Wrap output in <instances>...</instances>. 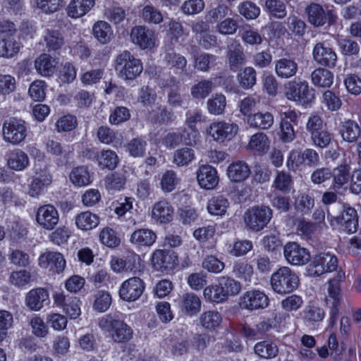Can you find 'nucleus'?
<instances>
[{"label":"nucleus","mask_w":361,"mask_h":361,"mask_svg":"<svg viewBox=\"0 0 361 361\" xmlns=\"http://www.w3.org/2000/svg\"><path fill=\"white\" fill-rule=\"evenodd\" d=\"M70 180L78 187L87 185L92 182L87 169L85 166L73 169L70 173Z\"/></svg>","instance_id":"3c124183"},{"label":"nucleus","mask_w":361,"mask_h":361,"mask_svg":"<svg viewBox=\"0 0 361 361\" xmlns=\"http://www.w3.org/2000/svg\"><path fill=\"white\" fill-rule=\"evenodd\" d=\"M340 217V224L344 226L346 232L355 233L358 226V217L354 208L345 207Z\"/></svg>","instance_id":"4c0bfd02"},{"label":"nucleus","mask_w":361,"mask_h":361,"mask_svg":"<svg viewBox=\"0 0 361 361\" xmlns=\"http://www.w3.org/2000/svg\"><path fill=\"white\" fill-rule=\"evenodd\" d=\"M164 59L171 67L176 69L177 73H186L187 60L183 56L170 51L166 53Z\"/></svg>","instance_id":"864d4df0"},{"label":"nucleus","mask_w":361,"mask_h":361,"mask_svg":"<svg viewBox=\"0 0 361 361\" xmlns=\"http://www.w3.org/2000/svg\"><path fill=\"white\" fill-rule=\"evenodd\" d=\"M227 59L231 70L236 71L245 62V56L241 44L233 40L227 47Z\"/></svg>","instance_id":"b1692460"},{"label":"nucleus","mask_w":361,"mask_h":361,"mask_svg":"<svg viewBox=\"0 0 361 361\" xmlns=\"http://www.w3.org/2000/svg\"><path fill=\"white\" fill-rule=\"evenodd\" d=\"M93 37L102 44H106L114 37L111 25L104 20H98L92 26Z\"/></svg>","instance_id":"2f4dec72"},{"label":"nucleus","mask_w":361,"mask_h":361,"mask_svg":"<svg viewBox=\"0 0 361 361\" xmlns=\"http://www.w3.org/2000/svg\"><path fill=\"white\" fill-rule=\"evenodd\" d=\"M283 255L288 263L293 266L304 265L310 259L307 250L295 242H289L284 245Z\"/></svg>","instance_id":"f3484780"},{"label":"nucleus","mask_w":361,"mask_h":361,"mask_svg":"<svg viewBox=\"0 0 361 361\" xmlns=\"http://www.w3.org/2000/svg\"><path fill=\"white\" fill-rule=\"evenodd\" d=\"M350 167L348 164H341L335 168L331 172L333 183L331 188L334 191H338L350 180Z\"/></svg>","instance_id":"c9c22d12"},{"label":"nucleus","mask_w":361,"mask_h":361,"mask_svg":"<svg viewBox=\"0 0 361 361\" xmlns=\"http://www.w3.org/2000/svg\"><path fill=\"white\" fill-rule=\"evenodd\" d=\"M226 174L228 179L232 182H243L250 176V168L245 161L238 160L229 164Z\"/></svg>","instance_id":"393cba45"},{"label":"nucleus","mask_w":361,"mask_h":361,"mask_svg":"<svg viewBox=\"0 0 361 361\" xmlns=\"http://www.w3.org/2000/svg\"><path fill=\"white\" fill-rule=\"evenodd\" d=\"M314 205L313 197L309 194H300L295 200V209L301 213H308Z\"/></svg>","instance_id":"338daca9"},{"label":"nucleus","mask_w":361,"mask_h":361,"mask_svg":"<svg viewBox=\"0 0 361 361\" xmlns=\"http://www.w3.org/2000/svg\"><path fill=\"white\" fill-rule=\"evenodd\" d=\"M214 84L211 80L200 81L191 87V94L196 99H204L212 90Z\"/></svg>","instance_id":"052dcab7"},{"label":"nucleus","mask_w":361,"mask_h":361,"mask_svg":"<svg viewBox=\"0 0 361 361\" xmlns=\"http://www.w3.org/2000/svg\"><path fill=\"white\" fill-rule=\"evenodd\" d=\"M298 71V63L293 59L282 58L275 61V72L281 78H290Z\"/></svg>","instance_id":"c756f323"},{"label":"nucleus","mask_w":361,"mask_h":361,"mask_svg":"<svg viewBox=\"0 0 361 361\" xmlns=\"http://www.w3.org/2000/svg\"><path fill=\"white\" fill-rule=\"evenodd\" d=\"M20 44L16 37L0 38V57L12 58L18 54Z\"/></svg>","instance_id":"ea45409f"},{"label":"nucleus","mask_w":361,"mask_h":361,"mask_svg":"<svg viewBox=\"0 0 361 361\" xmlns=\"http://www.w3.org/2000/svg\"><path fill=\"white\" fill-rule=\"evenodd\" d=\"M32 279V274L25 269L12 271L8 278L9 283L18 288L29 285Z\"/></svg>","instance_id":"49530a36"},{"label":"nucleus","mask_w":361,"mask_h":361,"mask_svg":"<svg viewBox=\"0 0 361 361\" xmlns=\"http://www.w3.org/2000/svg\"><path fill=\"white\" fill-rule=\"evenodd\" d=\"M38 264L42 269L60 274L64 270L66 262L60 252L47 251L40 255Z\"/></svg>","instance_id":"6ab92c4d"},{"label":"nucleus","mask_w":361,"mask_h":361,"mask_svg":"<svg viewBox=\"0 0 361 361\" xmlns=\"http://www.w3.org/2000/svg\"><path fill=\"white\" fill-rule=\"evenodd\" d=\"M47 323L56 331H62L66 329L68 319L66 317L60 313L49 312L46 317Z\"/></svg>","instance_id":"bf43d9fd"},{"label":"nucleus","mask_w":361,"mask_h":361,"mask_svg":"<svg viewBox=\"0 0 361 361\" xmlns=\"http://www.w3.org/2000/svg\"><path fill=\"white\" fill-rule=\"evenodd\" d=\"M305 13L308 22L315 27H320L326 21V13L322 6L317 3H312L305 8Z\"/></svg>","instance_id":"473e14b6"},{"label":"nucleus","mask_w":361,"mask_h":361,"mask_svg":"<svg viewBox=\"0 0 361 361\" xmlns=\"http://www.w3.org/2000/svg\"><path fill=\"white\" fill-rule=\"evenodd\" d=\"M338 279H333L329 281L328 286V295L326 297V302L331 305V319L329 326H334L336 322V317L339 310L341 300V291L340 281L345 278L343 273L338 274Z\"/></svg>","instance_id":"f8f14e48"},{"label":"nucleus","mask_w":361,"mask_h":361,"mask_svg":"<svg viewBox=\"0 0 361 361\" xmlns=\"http://www.w3.org/2000/svg\"><path fill=\"white\" fill-rule=\"evenodd\" d=\"M49 298L48 291L43 288H32L25 297V305L31 311L38 312L44 307V302Z\"/></svg>","instance_id":"4be33fe9"},{"label":"nucleus","mask_w":361,"mask_h":361,"mask_svg":"<svg viewBox=\"0 0 361 361\" xmlns=\"http://www.w3.org/2000/svg\"><path fill=\"white\" fill-rule=\"evenodd\" d=\"M324 310L314 304L307 305L302 311V317L307 323L319 322L324 319Z\"/></svg>","instance_id":"09e8293b"},{"label":"nucleus","mask_w":361,"mask_h":361,"mask_svg":"<svg viewBox=\"0 0 361 361\" xmlns=\"http://www.w3.org/2000/svg\"><path fill=\"white\" fill-rule=\"evenodd\" d=\"M95 0H71L67 6V14L72 18H78L87 14L94 6Z\"/></svg>","instance_id":"cd10ccee"},{"label":"nucleus","mask_w":361,"mask_h":361,"mask_svg":"<svg viewBox=\"0 0 361 361\" xmlns=\"http://www.w3.org/2000/svg\"><path fill=\"white\" fill-rule=\"evenodd\" d=\"M293 181L291 176L283 171H277L272 183V188L282 192H289L293 188Z\"/></svg>","instance_id":"a18cd8bd"},{"label":"nucleus","mask_w":361,"mask_h":361,"mask_svg":"<svg viewBox=\"0 0 361 361\" xmlns=\"http://www.w3.org/2000/svg\"><path fill=\"white\" fill-rule=\"evenodd\" d=\"M98 326L115 343H126L133 338L131 326L116 315L103 316L99 319Z\"/></svg>","instance_id":"f257e3e1"},{"label":"nucleus","mask_w":361,"mask_h":361,"mask_svg":"<svg viewBox=\"0 0 361 361\" xmlns=\"http://www.w3.org/2000/svg\"><path fill=\"white\" fill-rule=\"evenodd\" d=\"M157 240L154 231L147 228L135 230L130 235V242L137 247H151Z\"/></svg>","instance_id":"c85d7f7f"},{"label":"nucleus","mask_w":361,"mask_h":361,"mask_svg":"<svg viewBox=\"0 0 361 361\" xmlns=\"http://www.w3.org/2000/svg\"><path fill=\"white\" fill-rule=\"evenodd\" d=\"M203 296L206 300L216 303H220L226 300L219 286V281L216 284L206 286L203 290Z\"/></svg>","instance_id":"4d7b16f0"},{"label":"nucleus","mask_w":361,"mask_h":361,"mask_svg":"<svg viewBox=\"0 0 361 361\" xmlns=\"http://www.w3.org/2000/svg\"><path fill=\"white\" fill-rule=\"evenodd\" d=\"M151 264L154 270L168 273L178 264L177 254L171 250L157 249L151 255Z\"/></svg>","instance_id":"1a4fd4ad"},{"label":"nucleus","mask_w":361,"mask_h":361,"mask_svg":"<svg viewBox=\"0 0 361 361\" xmlns=\"http://www.w3.org/2000/svg\"><path fill=\"white\" fill-rule=\"evenodd\" d=\"M268 296L259 290H250L245 292L240 298L239 305L241 308L248 310H257L268 307Z\"/></svg>","instance_id":"2eb2a0df"},{"label":"nucleus","mask_w":361,"mask_h":361,"mask_svg":"<svg viewBox=\"0 0 361 361\" xmlns=\"http://www.w3.org/2000/svg\"><path fill=\"white\" fill-rule=\"evenodd\" d=\"M269 144L270 140L265 133H257L250 137L247 147L259 154H264L269 149Z\"/></svg>","instance_id":"37998d69"},{"label":"nucleus","mask_w":361,"mask_h":361,"mask_svg":"<svg viewBox=\"0 0 361 361\" xmlns=\"http://www.w3.org/2000/svg\"><path fill=\"white\" fill-rule=\"evenodd\" d=\"M312 56L318 64L329 68H334L336 66L337 55L331 47L325 46L324 43L318 42L314 45Z\"/></svg>","instance_id":"412c9836"},{"label":"nucleus","mask_w":361,"mask_h":361,"mask_svg":"<svg viewBox=\"0 0 361 361\" xmlns=\"http://www.w3.org/2000/svg\"><path fill=\"white\" fill-rule=\"evenodd\" d=\"M208 111L213 115L218 116L224 114L226 106V99L223 94H215L207 100Z\"/></svg>","instance_id":"de8ad7c7"},{"label":"nucleus","mask_w":361,"mask_h":361,"mask_svg":"<svg viewBox=\"0 0 361 361\" xmlns=\"http://www.w3.org/2000/svg\"><path fill=\"white\" fill-rule=\"evenodd\" d=\"M322 103L331 111H338L342 106V101L339 96L331 90H326L323 92Z\"/></svg>","instance_id":"680f3d73"},{"label":"nucleus","mask_w":361,"mask_h":361,"mask_svg":"<svg viewBox=\"0 0 361 361\" xmlns=\"http://www.w3.org/2000/svg\"><path fill=\"white\" fill-rule=\"evenodd\" d=\"M272 214V210L268 206L257 205L250 207L243 215L245 227L248 231H260L270 222Z\"/></svg>","instance_id":"f03ea898"},{"label":"nucleus","mask_w":361,"mask_h":361,"mask_svg":"<svg viewBox=\"0 0 361 361\" xmlns=\"http://www.w3.org/2000/svg\"><path fill=\"white\" fill-rule=\"evenodd\" d=\"M141 17L148 23L159 24L163 21L161 11L151 5H147L142 8Z\"/></svg>","instance_id":"e2e57ef3"},{"label":"nucleus","mask_w":361,"mask_h":361,"mask_svg":"<svg viewBox=\"0 0 361 361\" xmlns=\"http://www.w3.org/2000/svg\"><path fill=\"white\" fill-rule=\"evenodd\" d=\"M145 283L139 277H131L124 281L118 290L121 300L127 302H133L137 300L143 293Z\"/></svg>","instance_id":"4468645a"},{"label":"nucleus","mask_w":361,"mask_h":361,"mask_svg":"<svg viewBox=\"0 0 361 361\" xmlns=\"http://www.w3.org/2000/svg\"><path fill=\"white\" fill-rule=\"evenodd\" d=\"M179 312L186 316L192 317L201 310L202 301L198 295L192 292L183 293L175 300Z\"/></svg>","instance_id":"dca6fc26"},{"label":"nucleus","mask_w":361,"mask_h":361,"mask_svg":"<svg viewBox=\"0 0 361 361\" xmlns=\"http://www.w3.org/2000/svg\"><path fill=\"white\" fill-rule=\"evenodd\" d=\"M27 133V126L23 120L10 118L3 123L2 136L6 142L18 145L25 140Z\"/></svg>","instance_id":"0eeeda50"},{"label":"nucleus","mask_w":361,"mask_h":361,"mask_svg":"<svg viewBox=\"0 0 361 361\" xmlns=\"http://www.w3.org/2000/svg\"><path fill=\"white\" fill-rule=\"evenodd\" d=\"M52 182V177L46 164L36 163L34 166V175L28 186L27 194L34 198H38Z\"/></svg>","instance_id":"423d86ee"},{"label":"nucleus","mask_w":361,"mask_h":361,"mask_svg":"<svg viewBox=\"0 0 361 361\" xmlns=\"http://www.w3.org/2000/svg\"><path fill=\"white\" fill-rule=\"evenodd\" d=\"M114 67L118 77L126 80L135 79L143 70L140 60L128 51H123L116 56Z\"/></svg>","instance_id":"7ed1b4c3"},{"label":"nucleus","mask_w":361,"mask_h":361,"mask_svg":"<svg viewBox=\"0 0 361 361\" xmlns=\"http://www.w3.org/2000/svg\"><path fill=\"white\" fill-rule=\"evenodd\" d=\"M58 61L52 56L43 54L35 61V68L39 74L47 77L52 75L56 71Z\"/></svg>","instance_id":"7c9ffc66"},{"label":"nucleus","mask_w":361,"mask_h":361,"mask_svg":"<svg viewBox=\"0 0 361 361\" xmlns=\"http://www.w3.org/2000/svg\"><path fill=\"white\" fill-rule=\"evenodd\" d=\"M130 39L133 44L142 50L152 51L159 45V39L155 32L142 25H137L132 28Z\"/></svg>","instance_id":"6e6552de"},{"label":"nucleus","mask_w":361,"mask_h":361,"mask_svg":"<svg viewBox=\"0 0 361 361\" xmlns=\"http://www.w3.org/2000/svg\"><path fill=\"white\" fill-rule=\"evenodd\" d=\"M196 178L200 187L204 190H213L219 184L217 170L208 164L200 166L196 171Z\"/></svg>","instance_id":"aec40b11"},{"label":"nucleus","mask_w":361,"mask_h":361,"mask_svg":"<svg viewBox=\"0 0 361 361\" xmlns=\"http://www.w3.org/2000/svg\"><path fill=\"white\" fill-rule=\"evenodd\" d=\"M35 221L41 228L51 231L59 224V212L54 206L49 204L40 206L36 212Z\"/></svg>","instance_id":"ddd939ff"},{"label":"nucleus","mask_w":361,"mask_h":361,"mask_svg":"<svg viewBox=\"0 0 361 361\" xmlns=\"http://www.w3.org/2000/svg\"><path fill=\"white\" fill-rule=\"evenodd\" d=\"M99 240L102 244L109 247H116L120 245L121 239L116 232L109 227L102 229L99 233Z\"/></svg>","instance_id":"0e129e2a"},{"label":"nucleus","mask_w":361,"mask_h":361,"mask_svg":"<svg viewBox=\"0 0 361 361\" xmlns=\"http://www.w3.org/2000/svg\"><path fill=\"white\" fill-rule=\"evenodd\" d=\"M254 351L259 357L264 359H271L278 355L279 348L273 342L264 341L257 343Z\"/></svg>","instance_id":"79ce46f5"},{"label":"nucleus","mask_w":361,"mask_h":361,"mask_svg":"<svg viewBox=\"0 0 361 361\" xmlns=\"http://www.w3.org/2000/svg\"><path fill=\"white\" fill-rule=\"evenodd\" d=\"M201 326L207 331L216 329L222 322V316L217 310L204 311L199 317Z\"/></svg>","instance_id":"72a5a7b5"},{"label":"nucleus","mask_w":361,"mask_h":361,"mask_svg":"<svg viewBox=\"0 0 361 361\" xmlns=\"http://www.w3.org/2000/svg\"><path fill=\"white\" fill-rule=\"evenodd\" d=\"M7 166L11 170L23 171L30 165L27 154L20 149L11 151L7 155Z\"/></svg>","instance_id":"a878e982"},{"label":"nucleus","mask_w":361,"mask_h":361,"mask_svg":"<svg viewBox=\"0 0 361 361\" xmlns=\"http://www.w3.org/2000/svg\"><path fill=\"white\" fill-rule=\"evenodd\" d=\"M312 84L319 87H329L334 82V74L329 70L318 68L311 74Z\"/></svg>","instance_id":"a19ab883"},{"label":"nucleus","mask_w":361,"mask_h":361,"mask_svg":"<svg viewBox=\"0 0 361 361\" xmlns=\"http://www.w3.org/2000/svg\"><path fill=\"white\" fill-rule=\"evenodd\" d=\"M173 207L169 202L161 200L153 205L151 217L156 224H168L173 219Z\"/></svg>","instance_id":"5701e85b"},{"label":"nucleus","mask_w":361,"mask_h":361,"mask_svg":"<svg viewBox=\"0 0 361 361\" xmlns=\"http://www.w3.org/2000/svg\"><path fill=\"white\" fill-rule=\"evenodd\" d=\"M238 130L239 127L236 123L219 121L212 123L207 128L206 133L215 141L224 142L231 140Z\"/></svg>","instance_id":"9b49d317"},{"label":"nucleus","mask_w":361,"mask_h":361,"mask_svg":"<svg viewBox=\"0 0 361 361\" xmlns=\"http://www.w3.org/2000/svg\"><path fill=\"white\" fill-rule=\"evenodd\" d=\"M53 300L57 307H63V312L71 319H75L80 315V300L77 297L66 295L63 292H55Z\"/></svg>","instance_id":"a211bd4d"},{"label":"nucleus","mask_w":361,"mask_h":361,"mask_svg":"<svg viewBox=\"0 0 361 361\" xmlns=\"http://www.w3.org/2000/svg\"><path fill=\"white\" fill-rule=\"evenodd\" d=\"M100 220L99 217L90 212H84L78 214L75 217V225L82 231H90L98 226Z\"/></svg>","instance_id":"e433bc0d"},{"label":"nucleus","mask_w":361,"mask_h":361,"mask_svg":"<svg viewBox=\"0 0 361 361\" xmlns=\"http://www.w3.org/2000/svg\"><path fill=\"white\" fill-rule=\"evenodd\" d=\"M343 83L348 92L353 95H358L361 93V78L354 74L347 75Z\"/></svg>","instance_id":"774afa93"},{"label":"nucleus","mask_w":361,"mask_h":361,"mask_svg":"<svg viewBox=\"0 0 361 361\" xmlns=\"http://www.w3.org/2000/svg\"><path fill=\"white\" fill-rule=\"evenodd\" d=\"M147 145V142L143 139L133 138L127 144L126 151L134 158L142 157L145 154Z\"/></svg>","instance_id":"13d9d810"},{"label":"nucleus","mask_w":361,"mask_h":361,"mask_svg":"<svg viewBox=\"0 0 361 361\" xmlns=\"http://www.w3.org/2000/svg\"><path fill=\"white\" fill-rule=\"evenodd\" d=\"M247 123L250 127L256 129L268 130L274 125V118L271 112L258 111L249 115Z\"/></svg>","instance_id":"bb28decb"},{"label":"nucleus","mask_w":361,"mask_h":361,"mask_svg":"<svg viewBox=\"0 0 361 361\" xmlns=\"http://www.w3.org/2000/svg\"><path fill=\"white\" fill-rule=\"evenodd\" d=\"M44 41L49 51H56L63 45L64 41L61 34L54 30H47L44 36Z\"/></svg>","instance_id":"6e6d98bb"},{"label":"nucleus","mask_w":361,"mask_h":361,"mask_svg":"<svg viewBox=\"0 0 361 361\" xmlns=\"http://www.w3.org/2000/svg\"><path fill=\"white\" fill-rule=\"evenodd\" d=\"M299 284L298 276L288 267H282L272 274L271 286L274 292L286 294L295 290Z\"/></svg>","instance_id":"20e7f679"},{"label":"nucleus","mask_w":361,"mask_h":361,"mask_svg":"<svg viewBox=\"0 0 361 361\" xmlns=\"http://www.w3.org/2000/svg\"><path fill=\"white\" fill-rule=\"evenodd\" d=\"M338 259L330 252H323L316 255L309 265V273L314 276H320L331 272L337 268Z\"/></svg>","instance_id":"9d476101"},{"label":"nucleus","mask_w":361,"mask_h":361,"mask_svg":"<svg viewBox=\"0 0 361 361\" xmlns=\"http://www.w3.org/2000/svg\"><path fill=\"white\" fill-rule=\"evenodd\" d=\"M179 183V178L173 171H167L161 176V188L165 192L173 191Z\"/></svg>","instance_id":"69168bd1"},{"label":"nucleus","mask_w":361,"mask_h":361,"mask_svg":"<svg viewBox=\"0 0 361 361\" xmlns=\"http://www.w3.org/2000/svg\"><path fill=\"white\" fill-rule=\"evenodd\" d=\"M229 205L230 203L226 197L217 195L209 200L207 209L209 214L212 216H223L226 214Z\"/></svg>","instance_id":"58836bf2"},{"label":"nucleus","mask_w":361,"mask_h":361,"mask_svg":"<svg viewBox=\"0 0 361 361\" xmlns=\"http://www.w3.org/2000/svg\"><path fill=\"white\" fill-rule=\"evenodd\" d=\"M360 131V127L357 122L348 119L341 123L339 133L344 141L353 142L358 139Z\"/></svg>","instance_id":"f704fd0d"},{"label":"nucleus","mask_w":361,"mask_h":361,"mask_svg":"<svg viewBox=\"0 0 361 361\" xmlns=\"http://www.w3.org/2000/svg\"><path fill=\"white\" fill-rule=\"evenodd\" d=\"M126 182L125 175L118 172L110 173L104 178L105 188L107 190H121L124 188Z\"/></svg>","instance_id":"5fc2aeb1"},{"label":"nucleus","mask_w":361,"mask_h":361,"mask_svg":"<svg viewBox=\"0 0 361 361\" xmlns=\"http://www.w3.org/2000/svg\"><path fill=\"white\" fill-rule=\"evenodd\" d=\"M97 162L102 169L114 170L118 166L119 159L117 154L111 150H102L97 156Z\"/></svg>","instance_id":"c03bdc74"},{"label":"nucleus","mask_w":361,"mask_h":361,"mask_svg":"<svg viewBox=\"0 0 361 361\" xmlns=\"http://www.w3.org/2000/svg\"><path fill=\"white\" fill-rule=\"evenodd\" d=\"M284 88V94L288 100L307 104L314 99V90L305 80L290 81L285 85Z\"/></svg>","instance_id":"39448f33"},{"label":"nucleus","mask_w":361,"mask_h":361,"mask_svg":"<svg viewBox=\"0 0 361 361\" xmlns=\"http://www.w3.org/2000/svg\"><path fill=\"white\" fill-rule=\"evenodd\" d=\"M218 281L224 295L226 299L229 296L237 295L240 291V283L233 279L223 276L220 277Z\"/></svg>","instance_id":"603ef678"},{"label":"nucleus","mask_w":361,"mask_h":361,"mask_svg":"<svg viewBox=\"0 0 361 361\" xmlns=\"http://www.w3.org/2000/svg\"><path fill=\"white\" fill-rule=\"evenodd\" d=\"M195 159V151L188 147H183L174 152L173 162L177 166H185Z\"/></svg>","instance_id":"8fccbe9b"}]
</instances>
